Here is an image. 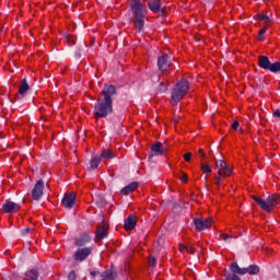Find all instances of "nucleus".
<instances>
[{
	"label": "nucleus",
	"instance_id": "72a5a7b5",
	"mask_svg": "<svg viewBox=\"0 0 280 280\" xmlns=\"http://www.w3.org/2000/svg\"><path fill=\"white\" fill-rule=\"evenodd\" d=\"M68 44L70 45V47H73V45H75V39L73 38V36H68L67 37Z\"/></svg>",
	"mask_w": 280,
	"mask_h": 280
},
{
	"label": "nucleus",
	"instance_id": "f03ea898",
	"mask_svg": "<svg viewBox=\"0 0 280 280\" xmlns=\"http://www.w3.org/2000/svg\"><path fill=\"white\" fill-rule=\"evenodd\" d=\"M131 14H133V25L136 31L141 33L143 32V27H145V14H148V10L141 3V0H133L130 2Z\"/></svg>",
	"mask_w": 280,
	"mask_h": 280
},
{
	"label": "nucleus",
	"instance_id": "423d86ee",
	"mask_svg": "<svg viewBox=\"0 0 280 280\" xmlns=\"http://www.w3.org/2000/svg\"><path fill=\"white\" fill-rule=\"evenodd\" d=\"M230 270L231 272H234L235 275H259V266L257 265H249L246 268H241L240 265H237V262H232L230 265Z\"/></svg>",
	"mask_w": 280,
	"mask_h": 280
},
{
	"label": "nucleus",
	"instance_id": "393cba45",
	"mask_svg": "<svg viewBox=\"0 0 280 280\" xmlns=\"http://www.w3.org/2000/svg\"><path fill=\"white\" fill-rule=\"evenodd\" d=\"M176 178H178L179 180H182V183H187L189 180V176L187 175V173H178L176 175Z\"/></svg>",
	"mask_w": 280,
	"mask_h": 280
},
{
	"label": "nucleus",
	"instance_id": "bb28decb",
	"mask_svg": "<svg viewBox=\"0 0 280 280\" xmlns=\"http://www.w3.org/2000/svg\"><path fill=\"white\" fill-rule=\"evenodd\" d=\"M256 16H257L258 21H264L266 23H269V21H270V16H268L264 13H257Z\"/></svg>",
	"mask_w": 280,
	"mask_h": 280
},
{
	"label": "nucleus",
	"instance_id": "49530a36",
	"mask_svg": "<svg viewBox=\"0 0 280 280\" xmlns=\"http://www.w3.org/2000/svg\"><path fill=\"white\" fill-rule=\"evenodd\" d=\"M84 47H86V43H83Z\"/></svg>",
	"mask_w": 280,
	"mask_h": 280
},
{
	"label": "nucleus",
	"instance_id": "a18cd8bd",
	"mask_svg": "<svg viewBox=\"0 0 280 280\" xmlns=\"http://www.w3.org/2000/svg\"><path fill=\"white\" fill-rule=\"evenodd\" d=\"M154 156V154L153 153H151L150 155H149V159H152Z\"/></svg>",
	"mask_w": 280,
	"mask_h": 280
},
{
	"label": "nucleus",
	"instance_id": "7c9ffc66",
	"mask_svg": "<svg viewBox=\"0 0 280 280\" xmlns=\"http://www.w3.org/2000/svg\"><path fill=\"white\" fill-rule=\"evenodd\" d=\"M220 237L223 238L224 242H228V244H231V240H233V236L229 234H221Z\"/></svg>",
	"mask_w": 280,
	"mask_h": 280
},
{
	"label": "nucleus",
	"instance_id": "c03bdc74",
	"mask_svg": "<svg viewBox=\"0 0 280 280\" xmlns=\"http://www.w3.org/2000/svg\"><path fill=\"white\" fill-rule=\"evenodd\" d=\"M267 255L272 253V249H266Z\"/></svg>",
	"mask_w": 280,
	"mask_h": 280
},
{
	"label": "nucleus",
	"instance_id": "9b49d317",
	"mask_svg": "<svg viewBox=\"0 0 280 280\" xmlns=\"http://www.w3.org/2000/svg\"><path fill=\"white\" fill-rule=\"evenodd\" d=\"M2 211L3 213H19V211H21V205L14 201L7 200L2 205Z\"/></svg>",
	"mask_w": 280,
	"mask_h": 280
},
{
	"label": "nucleus",
	"instance_id": "5701e85b",
	"mask_svg": "<svg viewBox=\"0 0 280 280\" xmlns=\"http://www.w3.org/2000/svg\"><path fill=\"white\" fill-rule=\"evenodd\" d=\"M100 163H102V159L98 156H94L90 161V170H97L100 167Z\"/></svg>",
	"mask_w": 280,
	"mask_h": 280
},
{
	"label": "nucleus",
	"instance_id": "4468645a",
	"mask_svg": "<svg viewBox=\"0 0 280 280\" xmlns=\"http://www.w3.org/2000/svg\"><path fill=\"white\" fill-rule=\"evenodd\" d=\"M61 205L66 209H73V207H75V192L65 195V197L61 200Z\"/></svg>",
	"mask_w": 280,
	"mask_h": 280
},
{
	"label": "nucleus",
	"instance_id": "ea45409f",
	"mask_svg": "<svg viewBox=\"0 0 280 280\" xmlns=\"http://www.w3.org/2000/svg\"><path fill=\"white\" fill-rule=\"evenodd\" d=\"M90 275L91 277H97V275L102 277V271H91Z\"/></svg>",
	"mask_w": 280,
	"mask_h": 280
},
{
	"label": "nucleus",
	"instance_id": "4c0bfd02",
	"mask_svg": "<svg viewBox=\"0 0 280 280\" xmlns=\"http://www.w3.org/2000/svg\"><path fill=\"white\" fill-rule=\"evenodd\" d=\"M75 279H77L75 271H70L68 273V280H75Z\"/></svg>",
	"mask_w": 280,
	"mask_h": 280
},
{
	"label": "nucleus",
	"instance_id": "f257e3e1",
	"mask_svg": "<svg viewBox=\"0 0 280 280\" xmlns=\"http://www.w3.org/2000/svg\"><path fill=\"white\" fill-rule=\"evenodd\" d=\"M103 98H98L94 105V117L104 119L113 113V96L117 95V88L113 84H105L102 90Z\"/></svg>",
	"mask_w": 280,
	"mask_h": 280
},
{
	"label": "nucleus",
	"instance_id": "37998d69",
	"mask_svg": "<svg viewBox=\"0 0 280 280\" xmlns=\"http://www.w3.org/2000/svg\"><path fill=\"white\" fill-rule=\"evenodd\" d=\"M273 117H280V110H279V109H276V110H275Z\"/></svg>",
	"mask_w": 280,
	"mask_h": 280
},
{
	"label": "nucleus",
	"instance_id": "a211bd4d",
	"mask_svg": "<svg viewBox=\"0 0 280 280\" xmlns=\"http://www.w3.org/2000/svg\"><path fill=\"white\" fill-rule=\"evenodd\" d=\"M147 5L153 14H159V12H161V0H149Z\"/></svg>",
	"mask_w": 280,
	"mask_h": 280
},
{
	"label": "nucleus",
	"instance_id": "2eb2a0df",
	"mask_svg": "<svg viewBox=\"0 0 280 280\" xmlns=\"http://www.w3.org/2000/svg\"><path fill=\"white\" fill-rule=\"evenodd\" d=\"M166 151L167 149L163 147V143H161L160 141H156L151 147V152H153L155 156H163V154H165Z\"/></svg>",
	"mask_w": 280,
	"mask_h": 280
},
{
	"label": "nucleus",
	"instance_id": "39448f33",
	"mask_svg": "<svg viewBox=\"0 0 280 280\" xmlns=\"http://www.w3.org/2000/svg\"><path fill=\"white\" fill-rule=\"evenodd\" d=\"M258 67L265 71H270L271 73H279L280 71V61L273 63L270 62V59L267 56H258Z\"/></svg>",
	"mask_w": 280,
	"mask_h": 280
},
{
	"label": "nucleus",
	"instance_id": "a878e982",
	"mask_svg": "<svg viewBox=\"0 0 280 280\" xmlns=\"http://www.w3.org/2000/svg\"><path fill=\"white\" fill-rule=\"evenodd\" d=\"M200 168L203 172V174H211V172H213V170L211 168V166H209V164L201 163Z\"/></svg>",
	"mask_w": 280,
	"mask_h": 280
},
{
	"label": "nucleus",
	"instance_id": "e433bc0d",
	"mask_svg": "<svg viewBox=\"0 0 280 280\" xmlns=\"http://www.w3.org/2000/svg\"><path fill=\"white\" fill-rule=\"evenodd\" d=\"M184 160L186 161V163H189V161H191V152L185 153Z\"/></svg>",
	"mask_w": 280,
	"mask_h": 280
},
{
	"label": "nucleus",
	"instance_id": "9d476101",
	"mask_svg": "<svg viewBox=\"0 0 280 280\" xmlns=\"http://www.w3.org/2000/svg\"><path fill=\"white\" fill-rule=\"evenodd\" d=\"M44 190H45V182L43 179H38L32 189L33 200H40V198H43Z\"/></svg>",
	"mask_w": 280,
	"mask_h": 280
},
{
	"label": "nucleus",
	"instance_id": "f8f14e48",
	"mask_svg": "<svg viewBox=\"0 0 280 280\" xmlns=\"http://www.w3.org/2000/svg\"><path fill=\"white\" fill-rule=\"evenodd\" d=\"M108 237V226L98 224L95 232V242H102Z\"/></svg>",
	"mask_w": 280,
	"mask_h": 280
},
{
	"label": "nucleus",
	"instance_id": "58836bf2",
	"mask_svg": "<svg viewBox=\"0 0 280 280\" xmlns=\"http://www.w3.org/2000/svg\"><path fill=\"white\" fill-rule=\"evenodd\" d=\"M237 128H240V121L234 120L233 124H232V129L237 130Z\"/></svg>",
	"mask_w": 280,
	"mask_h": 280
},
{
	"label": "nucleus",
	"instance_id": "473e14b6",
	"mask_svg": "<svg viewBox=\"0 0 280 280\" xmlns=\"http://www.w3.org/2000/svg\"><path fill=\"white\" fill-rule=\"evenodd\" d=\"M149 266H150V268H154L156 266V258L154 256L150 257Z\"/></svg>",
	"mask_w": 280,
	"mask_h": 280
},
{
	"label": "nucleus",
	"instance_id": "c85d7f7f",
	"mask_svg": "<svg viewBox=\"0 0 280 280\" xmlns=\"http://www.w3.org/2000/svg\"><path fill=\"white\" fill-rule=\"evenodd\" d=\"M225 280H242V278H240L237 276V273L233 272V273H229L226 277H225Z\"/></svg>",
	"mask_w": 280,
	"mask_h": 280
},
{
	"label": "nucleus",
	"instance_id": "79ce46f5",
	"mask_svg": "<svg viewBox=\"0 0 280 280\" xmlns=\"http://www.w3.org/2000/svg\"><path fill=\"white\" fill-rule=\"evenodd\" d=\"M179 250H180V253H183V250H187V245L180 244L179 245Z\"/></svg>",
	"mask_w": 280,
	"mask_h": 280
},
{
	"label": "nucleus",
	"instance_id": "2f4dec72",
	"mask_svg": "<svg viewBox=\"0 0 280 280\" xmlns=\"http://www.w3.org/2000/svg\"><path fill=\"white\" fill-rule=\"evenodd\" d=\"M186 253H188L189 255H194V253H196V248L194 247V245H187Z\"/></svg>",
	"mask_w": 280,
	"mask_h": 280
},
{
	"label": "nucleus",
	"instance_id": "ddd939ff",
	"mask_svg": "<svg viewBox=\"0 0 280 280\" xmlns=\"http://www.w3.org/2000/svg\"><path fill=\"white\" fill-rule=\"evenodd\" d=\"M172 67V63L170 62V56L168 55H162L158 58V68L159 71H167Z\"/></svg>",
	"mask_w": 280,
	"mask_h": 280
},
{
	"label": "nucleus",
	"instance_id": "6ab92c4d",
	"mask_svg": "<svg viewBox=\"0 0 280 280\" xmlns=\"http://www.w3.org/2000/svg\"><path fill=\"white\" fill-rule=\"evenodd\" d=\"M137 187H139V183L137 182L130 183L129 185H127L120 190V196H128V194H132V191H135Z\"/></svg>",
	"mask_w": 280,
	"mask_h": 280
},
{
	"label": "nucleus",
	"instance_id": "de8ad7c7",
	"mask_svg": "<svg viewBox=\"0 0 280 280\" xmlns=\"http://www.w3.org/2000/svg\"><path fill=\"white\" fill-rule=\"evenodd\" d=\"M205 180H207V177H205Z\"/></svg>",
	"mask_w": 280,
	"mask_h": 280
},
{
	"label": "nucleus",
	"instance_id": "7ed1b4c3",
	"mask_svg": "<svg viewBox=\"0 0 280 280\" xmlns=\"http://www.w3.org/2000/svg\"><path fill=\"white\" fill-rule=\"evenodd\" d=\"M253 200L262 209V211H266L267 213H272V210L279 209L280 207V195L279 194H272L267 197V199H264L258 196H252Z\"/></svg>",
	"mask_w": 280,
	"mask_h": 280
},
{
	"label": "nucleus",
	"instance_id": "a19ab883",
	"mask_svg": "<svg viewBox=\"0 0 280 280\" xmlns=\"http://www.w3.org/2000/svg\"><path fill=\"white\" fill-rule=\"evenodd\" d=\"M199 154L201 155V159L207 158V154H205V151L202 149H199Z\"/></svg>",
	"mask_w": 280,
	"mask_h": 280
},
{
	"label": "nucleus",
	"instance_id": "c9c22d12",
	"mask_svg": "<svg viewBox=\"0 0 280 280\" xmlns=\"http://www.w3.org/2000/svg\"><path fill=\"white\" fill-rule=\"evenodd\" d=\"M31 229L30 228H26V229H23V230H21V235L23 236V237H25V235H28V233H31Z\"/></svg>",
	"mask_w": 280,
	"mask_h": 280
},
{
	"label": "nucleus",
	"instance_id": "f3484780",
	"mask_svg": "<svg viewBox=\"0 0 280 280\" xmlns=\"http://www.w3.org/2000/svg\"><path fill=\"white\" fill-rule=\"evenodd\" d=\"M137 226V217L135 214H130L124 223L125 231H132Z\"/></svg>",
	"mask_w": 280,
	"mask_h": 280
},
{
	"label": "nucleus",
	"instance_id": "c756f323",
	"mask_svg": "<svg viewBox=\"0 0 280 280\" xmlns=\"http://www.w3.org/2000/svg\"><path fill=\"white\" fill-rule=\"evenodd\" d=\"M266 26L262 27L259 32H258V40H264V36H266Z\"/></svg>",
	"mask_w": 280,
	"mask_h": 280
},
{
	"label": "nucleus",
	"instance_id": "20e7f679",
	"mask_svg": "<svg viewBox=\"0 0 280 280\" xmlns=\"http://www.w3.org/2000/svg\"><path fill=\"white\" fill-rule=\"evenodd\" d=\"M189 93V81L182 80L177 82L171 91V104L173 106H178V102L185 97Z\"/></svg>",
	"mask_w": 280,
	"mask_h": 280
},
{
	"label": "nucleus",
	"instance_id": "f704fd0d",
	"mask_svg": "<svg viewBox=\"0 0 280 280\" xmlns=\"http://www.w3.org/2000/svg\"><path fill=\"white\" fill-rule=\"evenodd\" d=\"M215 185H221L222 184V178H226V176H215Z\"/></svg>",
	"mask_w": 280,
	"mask_h": 280
},
{
	"label": "nucleus",
	"instance_id": "aec40b11",
	"mask_svg": "<svg viewBox=\"0 0 280 280\" xmlns=\"http://www.w3.org/2000/svg\"><path fill=\"white\" fill-rule=\"evenodd\" d=\"M101 279L116 280L117 279V272L113 271V269H107L105 271H101Z\"/></svg>",
	"mask_w": 280,
	"mask_h": 280
},
{
	"label": "nucleus",
	"instance_id": "dca6fc26",
	"mask_svg": "<svg viewBox=\"0 0 280 280\" xmlns=\"http://www.w3.org/2000/svg\"><path fill=\"white\" fill-rule=\"evenodd\" d=\"M91 242V234L84 233L74 240V246H86Z\"/></svg>",
	"mask_w": 280,
	"mask_h": 280
},
{
	"label": "nucleus",
	"instance_id": "412c9836",
	"mask_svg": "<svg viewBox=\"0 0 280 280\" xmlns=\"http://www.w3.org/2000/svg\"><path fill=\"white\" fill-rule=\"evenodd\" d=\"M38 270L32 269L25 272L24 280H38Z\"/></svg>",
	"mask_w": 280,
	"mask_h": 280
},
{
	"label": "nucleus",
	"instance_id": "6e6552de",
	"mask_svg": "<svg viewBox=\"0 0 280 280\" xmlns=\"http://www.w3.org/2000/svg\"><path fill=\"white\" fill-rule=\"evenodd\" d=\"M93 253V247H82L74 252L73 259L74 261H86L89 259V256Z\"/></svg>",
	"mask_w": 280,
	"mask_h": 280
},
{
	"label": "nucleus",
	"instance_id": "09e8293b",
	"mask_svg": "<svg viewBox=\"0 0 280 280\" xmlns=\"http://www.w3.org/2000/svg\"><path fill=\"white\" fill-rule=\"evenodd\" d=\"M1 30H2V28L0 27V32H1Z\"/></svg>",
	"mask_w": 280,
	"mask_h": 280
},
{
	"label": "nucleus",
	"instance_id": "4be33fe9",
	"mask_svg": "<svg viewBox=\"0 0 280 280\" xmlns=\"http://www.w3.org/2000/svg\"><path fill=\"white\" fill-rule=\"evenodd\" d=\"M26 91H30V84L27 83V79L24 78L19 88V95H25Z\"/></svg>",
	"mask_w": 280,
	"mask_h": 280
},
{
	"label": "nucleus",
	"instance_id": "1a4fd4ad",
	"mask_svg": "<svg viewBox=\"0 0 280 280\" xmlns=\"http://www.w3.org/2000/svg\"><path fill=\"white\" fill-rule=\"evenodd\" d=\"M215 165L218 170L217 174L219 176H231V174H233V168H231V166H229V164L223 160H217Z\"/></svg>",
	"mask_w": 280,
	"mask_h": 280
},
{
	"label": "nucleus",
	"instance_id": "0eeeda50",
	"mask_svg": "<svg viewBox=\"0 0 280 280\" xmlns=\"http://www.w3.org/2000/svg\"><path fill=\"white\" fill-rule=\"evenodd\" d=\"M194 224L196 231H207V229H211L213 224L212 218H196L194 219Z\"/></svg>",
	"mask_w": 280,
	"mask_h": 280
},
{
	"label": "nucleus",
	"instance_id": "cd10ccee",
	"mask_svg": "<svg viewBox=\"0 0 280 280\" xmlns=\"http://www.w3.org/2000/svg\"><path fill=\"white\" fill-rule=\"evenodd\" d=\"M165 91H167V83L161 82L158 86V93H165Z\"/></svg>",
	"mask_w": 280,
	"mask_h": 280
},
{
	"label": "nucleus",
	"instance_id": "b1692460",
	"mask_svg": "<svg viewBox=\"0 0 280 280\" xmlns=\"http://www.w3.org/2000/svg\"><path fill=\"white\" fill-rule=\"evenodd\" d=\"M115 156V153H113V151H110L109 149H105L102 153H101V158L102 159H113Z\"/></svg>",
	"mask_w": 280,
	"mask_h": 280
}]
</instances>
